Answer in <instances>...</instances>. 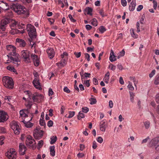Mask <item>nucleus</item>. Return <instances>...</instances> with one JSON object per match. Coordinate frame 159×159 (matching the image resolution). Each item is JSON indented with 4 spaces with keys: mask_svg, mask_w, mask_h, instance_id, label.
Wrapping results in <instances>:
<instances>
[{
    "mask_svg": "<svg viewBox=\"0 0 159 159\" xmlns=\"http://www.w3.org/2000/svg\"><path fill=\"white\" fill-rule=\"evenodd\" d=\"M26 30L30 38H34L36 36V29L35 27L30 24H28L26 26Z\"/></svg>",
    "mask_w": 159,
    "mask_h": 159,
    "instance_id": "4",
    "label": "nucleus"
},
{
    "mask_svg": "<svg viewBox=\"0 0 159 159\" xmlns=\"http://www.w3.org/2000/svg\"><path fill=\"white\" fill-rule=\"evenodd\" d=\"M109 67L112 70H114L116 69V66L112 64H111L109 66Z\"/></svg>",
    "mask_w": 159,
    "mask_h": 159,
    "instance_id": "51",
    "label": "nucleus"
},
{
    "mask_svg": "<svg viewBox=\"0 0 159 159\" xmlns=\"http://www.w3.org/2000/svg\"><path fill=\"white\" fill-rule=\"evenodd\" d=\"M19 152L20 154L24 155L26 150V148L23 143H20L19 144Z\"/></svg>",
    "mask_w": 159,
    "mask_h": 159,
    "instance_id": "16",
    "label": "nucleus"
},
{
    "mask_svg": "<svg viewBox=\"0 0 159 159\" xmlns=\"http://www.w3.org/2000/svg\"><path fill=\"white\" fill-rule=\"evenodd\" d=\"M39 123L40 125L42 126H44L45 125V123L44 119L41 118L40 121Z\"/></svg>",
    "mask_w": 159,
    "mask_h": 159,
    "instance_id": "46",
    "label": "nucleus"
},
{
    "mask_svg": "<svg viewBox=\"0 0 159 159\" xmlns=\"http://www.w3.org/2000/svg\"><path fill=\"white\" fill-rule=\"evenodd\" d=\"M109 80V76H105L103 79V80L105 83L107 84L108 83V82Z\"/></svg>",
    "mask_w": 159,
    "mask_h": 159,
    "instance_id": "42",
    "label": "nucleus"
},
{
    "mask_svg": "<svg viewBox=\"0 0 159 159\" xmlns=\"http://www.w3.org/2000/svg\"><path fill=\"white\" fill-rule=\"evenodd\" d=\"M16 41L19 43L20 47H24L26 45V43L25 42L23 39L17 38L16 39Z\"/></svg>",
    "mask_w": 159,
    "mask_h": 159,
    "instance_id": "22",
    "label": "nucleus"
},
{
    "mask_svg": "<svg viewBox=\"0 0 159 159\" xmlns=\"http://www.w3.org/2000/svg\"><path fill=\"white\" fill-rule=\"evenodd\" d=\"M64 91L66 92V93H68L70 92V90L66 86H65L64 87L63 89Z\"/></svg>",
    "mask_w": 159,
    "mask_h": 159,
    "instance_id": "53",
    "label": "nucleus"
},
{
    "mask_svg": "<svg viewBox=\"0 0 159 159\" xmlns=\"http://www.w3.org/2000/svg\"><path fill=\"white\" fill-rule=\"evenodd\" d=\"M82 111L85 113H87L89 111V109L87 107H83Z\"/></svg>",
    "mask_w": 159,
    "mask_h": 159,
    "instance_id": "49",
    "label": "nucleus"
},
{
    "mask_svg": "<svg viewBox=\"0 0 159 159\" xmlns=\"http://www.w3.org/2000/svg\"><path fill=\"white\" fill-rule=\"evenodd\" d=\"M17 157V153L15 150L12 148H11V159H16Z\"/></svg>",
    "mask_w": 159,
    "mask_h": 159,
    "instance_id": "23",
    "label": "nucleus"
},
{
    "mask_svg": "<svg viewBox=\"0 0 159 159\" xmlns=\"http://www.w3.org/2000/svg\"><path fill=\"white\" fill-rule=\"evenodd\" d=\"M92 148L94 149H95L97 148L96 143L95 141H93V142Z\"/></svg>",
    "mask_w": 159,
    "mask_h": 159,
    "instance_id": "61",
    "label": "nucleus"
},
{
    "mask_svg": "<svg viewBox=\"0 0 159 159\" xmlns=\"http://www.w3.org/2000/svg\"><path fill=\"white\" fill-rule=\"evenodd\" d=\"M80 74L82 82H83L85 79L90 78V77L91 74L90 73L84 72V71L83 69H82V70L80 72Z\"/></svg>",
    "mask_w": 159,
    "mask_h": 159,
    "instance_id": "13",
    "label": "nucleus"
},
{
    "mask_svg": "<svg viewBox=\"0 0 159 159\" xmlns=\"http://www.w3.org/2000/svg\"><path fill=\"white\" fill-rule=\"evenodd\" d=\"M43 95L38 93H34L32 95V99L34 102H39L42 101L43 98Z\"/></svg>",
    "mask_w": 159,
    "mask_h": 159,
    "instance_id": "8",
    "label": "nucleus"
},
{
    "mask_svg": "<svg viewBox=\"0 0 159 159\" xmlns=\"http://www.w3.org/2000/svg\"><path fill=\"white\" fill-rule=\"evenodd\" d=\"M89 101L90 102V104L91 105L95 104L97 102L96 99L93 98H90L89 99Z\"/></svg>",
    "mask_w": 159,
    "mask_h": 159,
    "instance_id": "35",
    "label": "nucleus"
},
{
    "mask_svg": "<svg viewBox=\"0 0 159 159\" xmlns=\"http://www.w3.org/2000/svg\"><path fill=\"white\" fill-rule=\"evenodd\" d=\"M143 8V6L142 5H139L137 8V11H140Z\"/></svg>",
    "mask_w": 159,
    "mask_h": 159,
    "instance_id": "63",
    "label": "nucleus"
},
{
    "mask_svg": "<svg viewBox=\"0 0 159 159\" xmlns=\"http://www.w3.org/2000/svg\"><path fill=\"white\" fill-rule=\"evenodd\" d=\"M47 52L49 58L52 59L54 57L55 55V52L54 49L51 48H49L47 49Z\"/></svg>",
    "mask_w": 159,
    "mask_h": 159,
    "instance_id": "14",
    "label": "nucleus"
},
{
    "mask_svg": "<svg viewBox=\"0 0 159 159\" xmlns=\"http://www.w3.org/2000/svg\"><path fill=\"white\" fill-rule=\"evenodd\" d=\"M36 143L35 140L32 139L31 136L27 135L26 140V144L27 145L29 146L30 148L34 149L36 148Z\"/></svg>",
    "mask_w": 159,
    "mask_h": 159,
    "instance_id": "6",
    "label": "nucleus"
},
{
    "mask_svg": "<svg viewBox=\"0 0 159 159\" xmlns=\"http://www.w3.org/2000/svg\"><path fill=\"white\" fill-rule=\"evenodd\" d=\"M21 58L23 61L26 63L31 62V60L30 58L31 53L30 52L27 50H23L20 54Z\"/></svg>",
    "mask_w": 159,
    "mask_h": 159,
    "instance_id": "5",
    "label": "nucleus"
},
{
    "mask_svg": "<svg viewBox=\"0 0 159 159\" xmlns=\"http://www.w3.org/2000/svg\"><path fill=\"white\" fill-rule=\"evenodd\" d=\"M28 110L27 109H23L20 111V118H21L23 120L25 117H28L27 113H28Z\"/></svg>",
    "mask_w": 159,
    "mask_h": 159,
    "instance_id": "15",
    "label": "nucleus"
},
{
    "mask_svg": "<svg viewBox=\"0 0 159 159\" xmlns=\"http://www.w3.org/2000/svg\"><path fill=\"white\" fill-rule=\"evenodd\" d=\"M130 79L131 80L133 81L134 83L135 86L136 87V84H137L138 81L136 80L135 78L134 77H130Z\"/></svg>",
    "mask_w": 159,
    "mask_h": 159,
    "instance_id": "38",
    "label": "nucleus"
},
{
    "mask_svg": "<svg viewBox=\"0 0 159 159\" xmlns=\"http://www.w3.org/2000/svg\"><path fill=\"white\" fill-rule=\"evenodd\" d=\"M21 121L25 124V125L27 128H31L33 126V124L29 122L25 121L24 120H22Z\"/></svg>",
    "mask_w": 159,
    "mask_h": 159,
    "instance_id": "27",
    "label": "nucleus"
},
{
    "mask_svg": "<svg viewBox=\"0 0 159 159\" xmlns=\"http://www.w3.org/2000/svg\"><path fill=\"white\" fill-rule=\"evenodd\" d=\"M144 125L145 128L147 129H148L150 127V123L149 121H146L144 122Z\"/></svg>",
    "mask_w": 159,
    "mask_h": 159,
    "instance_id": "44",
    "label": "nucleus"
},
{
    "mask_svg": "<svg viewBox=\"0 0 159 159\" xmlns=\"http://www.w3.org/2000/svg\"><path fill=\"white\" fill-rule=\"evenodd\" d=\"M109 59L111 62H113L116 60L115 56L114 53L112 50H111L109 57Z\"/></svg>",
    "mask_w": 159,
    "mask_h": 159,
    "instance_id": "24",
    "label": "nucleus"
},
{
    "mask_svg": "<svg viewBox=\"0 0 159 159\" xmlns=\"http://www.w3.org/2000/svg\"><path fill=\"white\" fill-rule=\"evenodd\" d=\"M66 61L65 59H63L61 61L59 62L56 63L57 65L59 67L64 66L66 64Z\"/></svg>",
    "mask_w": 159,
    "mask_h": 159,
    "instance_id": "26",
    "label": "nucleus"
},
{
    "mask_svg": "<svg viewBox=\"0 0 159 159\" xmlns=\"http://www.w3.org/2000/svg\"><path fill=\"white\" fill-rule=\"evenodd\" d=\"M33 83L34 86L36 89L39 90L42 89L39 79L34 78L33 81Z\"/></svg>",
    "mask_w": 159,
    "mask_h": 159,
    "instance_id": "17",
    "label": "nucleus"
},
{
    "mask_svg": "<svg viewBox=\"0 0 159 159\" xmlns=\"http://www.w3.org/2000/svg\"><path fill=\"white\" fill-rule=\"evenodd\" d=\"M97 140L98 142L100 143H102L103 142V139L101 137H98L97 138Z\"/></svg>",
    "mask_w": 159,
    "mask_h": 159,
    "instance_id": "56",
    "label": "nucleus"
},
{
    "mask_svg": "<svg viewBox=\"0 0 159 159\" xmlns=\"http://www.w3.org/2000/svg\"><path fill=\"white\" fill-rule=\"evenodd\" d=\"M16 48L12 45H11V62L16 64L17 66L18 64L17 63L20 61L19 58V55L16 52Z\"/></svg>",
    "mask_w": 159,
    "mask_h": 159,
    "instance_id": "3",
    "label": "nucleus"
},
{
    "mask_svg": "<svg viewBox=\"0 0 159 159\" xmlns=\"http://www.w3.org/2000/svg\"><path fill=\"white\" fill-rule=\"evenodd\" d=\"M75 112L74 111H70L69 113V115L68 117L69 118L72 117L75 115Z\"/></svg>",
    "mask_w": 159,
    "mask_h": 159,
    "instance_id": "45",
    "label": "nucleus"
},
{
    "mask_svg": "<svg viewBox=\"0 0 159 159\" xmlns=\"http://www.w3.org/2000/svg\"><path fill=\"white\" fill-rule=\"evenodd\" d=\"M11 71L14 72L15 74H17V73L15 69L13 66H11Z\"/></svg>",
    "mask_w": 159,
    "mask_h": 159,
    "instance_id": "52",
    "label": "nucleus"
},
{
    "mask_svg": "<svg viewBox=\"0 0 159 159\" xmlns=\"http://www.w3.org/2000/svg\"><path fill=\"white\" fill-rule=\"evenodd\" d=\"M106 120H103L100 123V129L102 131L104 132L106 130V126L105 124Z\"/></svg>",
    "mask_w": 159,
    "mask_h": 159,
    "instance_id": "20",
    "label": "nucleus"
},
{
    "mask_svg": "<svg viewBox=\"0 0 159 159\" xmlns=\"http://www.w3.org/2000/svg\"><path fill=\"white\" fill-rule=\"evenodd\" d=\"M53 92L51 88L49 89L48 90V95L49 96H52L53 94Z\"/></svg>",
    "mask_w": 159,
    "mask_h": 159,
    "instance_id": "60",
    "label": "nucleus"
},
{
    "mask_svg": "<svg viewBox=\"0 0 159 159\" xmlns=\"http://www.w3.org/2000/svg\"><path fill=\"white\" fill-rule=\"evenodd\" d=\"M25 32V30H20L16 29H14L12 28L11 30V34H15L18 33L23 34Z\"/></svg>",
    "mask_w": 159,
    "mask_h": 159,
    "instance_id": "21",
    "label": "nucleus"
},
{
    "mask_svg": "<svg viewBox=\"0 0 159 159\" xmlns=\"http://www.w3.org/2000/svg\"><path fill=\"white\" fill-rule=\"evenodd\" d=\"M154 83L156 85L159 84V75L156 76L154 81Z\"/></svg>",
    "mask_w": 159,
    "mask_h": 159,
    "instance_id": "43",
    "label": "nucleus"
},
{
    "mask_svg": "<svg viewBox=\"0 0 159 159\" xmlns=\"http://www.w3.org/2000/svg\"><path fill=\"white\" fill-rule=\"evenodd\" d=\"M11 9L13 10L15 12L18 14H24L25 15H28V12L27 9L23 6L20 4L16 3H11Z\"/></svg>",
    "mask_w": 159,
    "mask_h": 159,
    "instance_id": "1",
    "label": "nucleus"
},
{
    "mask_svg": "<svg viewBox=\"0 0 159 159\" xmlns=\"http://www.w3.org/2000/svg\"><path fill=\"white\" fill-rule=\"evenodd\" d=\"M17 24V22L16 20L11 19V27H16Z\"/></svg>",
    "mask_w": 159,
    "mask_h": 159,
    "instance_id": "30",
    "label": "nucleus"
},
{
    "mask_svg": "<svg viewBox=\"0 0 159 159\" xmlns=\"http://www.w3.org/2000/svg\"><path fill=\"white\" fill-rule=\"evenodd\" d=\"M93 83L94 84L96 85L98 84V80H97L96 78H94L93 79Z\"/></svg>",
    "mask_w": 159,
    "mask_h": 159,
    "instance_id": "59",
    "label": "nucleus"
},
{
    "mask_svg": "<svg viewBox=\"0 0 159 159\" xmlns=\"http://www.w3.org/2000/svg\"><path fill=\"white\" fill-rule=\"evenodd\" d=\"M130 33L131 36L133 38H137L138 37V35L134 33V29L132 28L130 30Z\"/></svg>",
    "mask_w": 159,
    "mask_h": 159,
    "instance_id": "29",
    "label": "nucleus"
},
{
    "mask_svg": "<svg viewBox=\"0 0 159 159\" xmlns=\"http://www.w3.org/2000/svg\"><path fill=\"white\" fill-rule=\"evenodd\" d=\"M9 10V8H8L4 11V18L1 20L0 23V32L5 31L7 24L10 22V12L8 11Z\"/></svg>",
    "mask_w": 159,
    "mask_h": 159,
    "instance_id": "2",
    "label": "nucleus"
},
{
    "mask_svg": "<svg viewBox=\"0 0 159 159\" xmlns=\"http://www.w3.org/2000/svg\"><path fill=\"white\" fill-rule=\"evenodd\" d=\"M90 80H84L83 82H82L83 84H84L85 86L88 87H89L90 86V84L89 83Z\"/></svg>",
    "mask_w": 159,
    "mask_h": 159,
    "instance_id": "34",
    "label": "nucleus"
},
{
    "mask_svg": "<svg viewBox=\"0 0 159 159\" xmlns=\"http://www.w3.org/2000/svg\"><path fill=\"white\" fill-rule=\"evenodd\" d=\"M99 30L101 34L104 33L106 30V28L103 26H101L99 28Z\"/></svg>",
    "mask_w": 159,
    "mask_h": 159,
    "instance_id": "36",
    "label": "nucleus"
},
{
    "mask_svg": "<svg viewBox=\"0 0 159 159\" xmlns=\"http://www.w3.org/2000/svg\"><path fill=\"white\" fill-rule=\"evenodd\" d=\"M121 2L122 6L124 7L127 5V2L126 0H121Z\"/></svg>",
    "mask_w": 159,
    "mask_h": 159,
    "instance_id": "48",
    "label": "nucleus"
},
{
    "mask_svg": "<svg viewBox=\"0 0 159 159\" xmlns=\"http://www.w3.org/2000/svg\"><path fill=\"white\" fill-rule=\"evenodd\" d=\"M155 101L157 103H159V93L157 94L155 97Z\"/></svg>",
    "mask_w": 159,
    "mask_h": 159,
    "instance_id": "58",
    "label": "nucleus"
},
{
    "mask_svg": "<svg viewBox=\"0 0 159 159\" xmlns=\"http://www.w3.org/2000/svg\"><path fill=\"white\" fill-rule=\"evenodd\" d=\"M50 154L52 156H54L55 154V147L54 146H50Z\"/></svg>",
    "mask_w": 159,
    "mask_h": 159,
    "instance_id": "28",
    "label": "nucleus"
},
{
    "mask_svg": "<svg viewBox=\"0 0 159 159\" xmlns=\"http://www.w3.org/2000/svg\"><path fill=\"white\" fill-rule=\"evenodd\" d=\"M11 128L12 129L15 134L18 135L20 133V129L18 123L15 121L11 122Z\"/></svg>",
    "mask_w": 159,
    "mask_h": 159,
    "instance_id": "7",
    "label": "nucleus"
},
{
    "mask_svg": "<svg viewBox=\"0 0 159 159\" xmlns=\"http://www.w3.org/2000/svg\"><path fill=\"white\" fill-rule=\"evenodd\" d=\"M30 56L34 65L36 66H38L39 64V58L38 56L33 53L31 54Z\"/></svg>",
    "mask_w": 159,
    "mask_h": 159,
    "instance_id": "12",
    "label": "nucleus"
},
{
    "mask_svg": "<svg viewBox=\"0 0 159 159\" xmlns=\"http://www.w3.org/2000/svg\"><path fill=\"white\" fill-rule=\"evenodd\" d=\"M33 104L31 102H28L25 103V105L29 109H30L32 105Z\"/></svg>",
    "mask_w": 159,
    "mask_h": 159,
    "instance_id": "40",
    "label": "nucleus"
},
{
    "mask_svg": "<svg viewBox=\"0 0 159 159\" xmlns=\"http://www.w3.org/2000/svg\"><path fill=\"white\" fill-rule=\"evenodd\" d=\"M136 6V0H132L129 6V10L130 11H133L135 9Z\"/></svg>",
    "mask_w": 159,
    "mask_h": 159,
    "instance_id": "19",
    "label": "nucleus"
},
{
    "mask_svg": "<svg viewBox=\"0 0 159 159\" xmlns=\"http://www.w3.org/2000/svg\"><path fill=\"white\" fill-rule=\"evenodd\" d=\"M156 70H153L151 73L149 74V76L150 78H152L155 74Z\"/></svg>",
    "mask_w": 159,
    "mask_h": 159,
    "instance_id": "47",
    "label": "nucleus"
},
{
    "mask_svg": "<svg viewBox=\"0 0 159 159\" xmlns=\"http://www.w3.org/2000/svg\"><path fill=\"white\" fill-rule=\"evenodd\" d=\"M130 95V99L131 101L133 102H134V97L135 96L133 92H129Z\"/></svg>",
    "mask_w": 159,
    "mask_h": 159,
    "instance_id": "41",
    "label": "nucleus"
},
{
    "mask_svg": "<svg viewBox=\"0 0 159 159\" xmlns=\"http://www.w3.org/2000/svg\"><path fill=\"white\" fill-rule=\"evenodd\" d=\"M2 81L5 87L10 89V77L7 76H4L2 78Z\"/></svg>",
    "mask_w": 159,
    "mask_h": 159,
    "instance_id": "10",
    "label": "nucleus"
},
{
    "mask_svg": "<svg viewBox=\"0 0 159 159\" xmlns=\"http://www.w3.org/2000/svg\"><path fill=\"white\" fill-rule=\"evenodd\" d=\"M53 121L51 120H50L48 121L47 125L49 127H52L53 125Z\"/></svg>",
    "mask_w": 159,
    "mask_h": 159,
    "instance_id": "55",
    "label": "nucleus"
},
{
    "mask_svg": "<svg viewBox=\"0 0 159 159\" xmlns=\"http://www.w3.org/2000/svg\"><path fill=\"white\" fill-rule=\"evenodd\" d=\"M7 113L3 111L0 110V122L6 121L8 119Z\"/></svg>",
    "mask_w": 159,
    "mask_h": 159,
    "instance_id": "11",
    "label": "nucleus"
},
{
    "mask_svg": "<svg viewBox=\"0 0 159 159\" xmlns=\"http://www.w3.org/2000/svg\"><path fill=\"white\" fill-rule=\"evenodd\" d=\"M14 81L12 79L11 77V89H12L14 88Z\"/></svg>",
    "mask_w": 159,
    "mask_h": 159,
    "instance_id": "54",
    "label": "nucleus"
},
{
    "mask_svg": "<svg viewBox=\"0 0 159 159\" xmlns=\"http://www.w3.org/2000/svg\"><path fill=\"white\" fill-rule=\"evenodd\" d=\"M43 141L42 140H41L39 141L38 143V146L37 147V148L39 150L43 146Z\"/></svg>",
    "mask_w": 159,
    "mask_h": 159,
    "instance_id": "33",
    "label": "nucleus"
},
{
    "mask_svg": "<svg viewBox=\"0 0 159 159\" xmlns=\"http://www.w3.org/2000/svg\"><path fill=\"white\" fill-rule=\"evenodd\" d=\"M43 135V131L40 129H35L34 131L33 135L34 138L37 139L42 138Z\"/></svg>",
    "mask_w": 159,
    "mask_h": 159,
    "instance_id": "9",
    "label": "nucleus"
},
{
    "mask_svg": "<svg viewBox=\"0 0 159 159\" xmlns=\"http://www.w3.org/2000/svg\"><path fill=\"white\" fill-rule=\"evenodd\" d=\"M85 55V57L86 59H87V60L89 61H90V55H89L87 53H85L84 54Z\"/></svg>",
    "mask_w": 159,
    "mask_h": 159,
    "instance_id": "50",
    "label": "nucleus"
},
{
    "mask_svg": "<svg viewBox=\"0 0 159 159\" xmlns=\"http://www.w3.org/2000/svg\"><path fill=\"white\" fill-rule=\"evenodd\" d=\"M92 10L91 8L87 7L84 10V13L85 15L87 14L92 16Z\"/></svg>",
    "mask_w": 159,
    "mask_h": 159,
    "instance_id": "25",
    "label": "nucleus"
},
{
    "mask_svg": "<svg viewBox=\"0 0 159 159\" xmlns=\"http://www.w3.org/2000/svg\"><path fill=\"white\" fill-rule=\"evenodd\" d=\"M68 16L71 21L73 22H75L76 21V20L73 18L71 15L69 14Z\"/></svg>",
    "mask_w": 159,
    "mask_h": 159,
    "instance_id": "57",
    "label": "nucleus"
},
{
    "mask_svg": "<svg viewBox=\"0 0 159 159\" xmlns=\"http://www.w3.org/2000/svg\"><path fill=\"white\" fill-rule=\"evenodd\" d=\"M159 142V137H156L152 139L149 142V146L152 147L155 146Z\"/></svg>",
    "mask_w": 159,
    "mask_h": 159,
    "instance_id": "18",
    "label": "nucleus"
},
{
    "mask_svg": "<svg viewBox=\"0 0 159 159\" xmlns=\"http://www.w3.org/2000/svg\"><path fill=\"white\" fill-rule=\"evenodd\" d=\"M91 24L94 26H96L98 25V21L96 18H93L91 21Z\"/></svg>",
    "mask_w": 159,
    "mask_h": 159,
    "instance_id": "31",
    "label": "nucleus"
},
{
    "mask_svg": "<svg viewBox=\"0 0 159 159\" xmlns=\"http://www.w3.org/2000/svg\"><path fill=\"white\" fill-rule=\"evenodd\" d=\"M127 87L130 90H134V88L132 86V83L130 82H129V84Z\"/></svg>",
    "mask_w": 159,
    "mask_h": 159,
    "instance_id": "39",
    "label": "nucleus"
},
{
    "mask_svg": "<svg viewBox=\"0 0 159 159\" xmlns=\"http://www.w3.org/2000/svg\"><path fill=\"white\" fill-rule=\"evenodd\" d=\"M84 117V114L82 113V111H80L78 115L77 116V118L78 119L80 120L82 118H83Z\"/></svg>",
    "mask_w": 159,
    "mask_h": 159,
    "instance_id": "32",
    "label": "nucleus"
},
{
    "mask_svg": "<svg viewBox=\"0 0 159 159\" xmlns=\"http://www.w3.org/2000/svg\"><path fill=\"white\" fill-rule=\"evenodd\" d=\"M50 143L52 144L55 143L57 140V137L56 136H53L51 138Z\"/></svg>",
    "mask_w": 159,
    "mask_h": 159,
    "instance_id": "37",
    "label": "nucleus"
},
{
    "mask_svg": "<svg viewBox=\"0 0 159 159\" xmlns=\"http://www.w3.org/2000/svg\"><path fill=\"white\" fill-rule=\"evenodd\" d=\"M92 27V26L89 25H86L85 26L86 29L88 30H90Z\"/></svg>",
    "mask_w": 159,
    "mask_h": 159,
    "instance_id": "64",
    "label": "nucleus"
},
{
    "mask_svg": "<svg viewBox=\"0 0 159 159\" xmlns=\"http://www.w3.org/2000/svg\"><path fill=\"white\" fill-rule=\"evenodd\" d=\"M74 54L77 58H79L81 56V53L80 52H75L74 53Z\"/></svg>",
    "mask_w": 159,
    "mask_h": 159,
    "instance_id": "62",
    "label": "nucleus"
}]
</instances>
